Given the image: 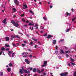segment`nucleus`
Segmentation results:
<instances>
[{
	"label": "nucleus",
	"mask_w": 76,
	"mask_h": 76,
	"mask_svg": "<svg viewBox=\"0 0 76 76\" xmlns=\"http://www.w3.org/2000/svg\"><path fill=\"white\" fill-rule=\"evenodd\" d=\"M11 23L16 27H18L19 26V24H18V21L15 22V21L12 20L11 21Z\"/></svg>",
	"instance_id": "obj_1"
},
{
	"label": "nucleus",
	"mask_w": 76,
	"mask_h": 76,
	"mask_svg": "<svg viewBox=\"0 0 76 76\" xmlns=\"http://www.w3.org/2000/svg\"><path fill=\"white\" fill-rule=\"evenodd\" d=\"M67 74H68V73L67 72H66L65 73H62L60 74L61 76H67Z\"/></svg>",
	"instance_id": "obj_2"
},
{
	"label": "nucleus",
	"mask_w": 76,
	"mask_h": 76,
	"mask_svg": "<svg viewBox=\"0 0 76 76\" xmlns=\"http://www.w3.org/2000/svg\"><path fill=\"white\" fill-rule=\"evenodd\" d=\"M28 53H23V57H26V56H27V54H28Z\"/></svg>",
	"instance_id": "obj_3"
},
{
	"label": "nucleus",
	"mask_w": 76,
	"mask_h": 76,
	"mask_svg": "<svg viewBox=\"0 0 76 76\" xmlns=\"http://www.w3.org/2000/svg\"><path fill=\"white\" fill-rule=\"evenodd\" d=\"M24 69H23V68L22 69H21L19 71V73H20L21 74H22L23 73V71H24Z\"/></svg>",
	"instance_id": "obj_4"
},
{
	"label": "nucleus",
	"mask_w": 76,
	"mask_h": 76,
	"mask_svg": "<svg viewBox=\"0 0 76 76\" xmlns=\"http://www.w3.org/2000/svg\"><path fill=\"white\" fill-rule=\"evenodd\" d=\"M14 2L15 3V4H16L17 5H18V4H19V1H18L17 0H14Z\"/></svg>",
	"instance_id": "obj_5"
},
{
	"label": "nucleus",
	"mask_w": 76,
	"mask_h": 76,
	"mask_svg": "<svg viewBox=\"0 0 76 76\" xmlns=\"http://www.w3.org/2000/svg\"><path fill=\"white\" fill-rule=\"evenodd\" d=\"M25 62H26L27 63V64H29V63H30V62H29V61H28V59H26L25 60Z\"/></svg>",
	"instance_id": "obj_6"
},
{
	"label": "nucleus",
	"mask_w": 76,
	"mask_h": 76,
	"mask_svg": "<svg viewBox=\"0 0 76 76\" xmlns=\"http://www.w3.org/2000/svg\"><path fill=\"white\" fill-rule=\"evenodd\" d=\"M60 53L61 54H64V51H63V50L62 49L60 50Z\"/></svg>",
	"instance_id": "obj_7"
},
{
	"label": "nucleus",
	"mask_w": 76,
	"mask_h": 76,
	"mask_svg": "<svg viewBox=\"0 0 76 76\" xmlns=\"http://www.w3.org/2000/svg\"><path fill=\"white\" fill-rule=\"evenodd\" d=\"M26 8H27V5L24 4L23 5V9H26Z\"/></svg>",
	"instance_id": "obj_8"
},
{
	"label": "nucleus",
	"mask_w": 76,
	"mask_h": 76,
	"mask_svg": "<svg viewBox=\"0 0 76 76\" xmlns=\"http://www.w3.org/2000/svg\"><path fill=\"white\" fill-rule=\"evenodd\" d=\"M6 20H7V19H5L2 21L3 23H4V25H6Z\"/></svg>",
	"instance_id": "obj_9"
},
{
	"label": "nucleus",
	"mask_w": 76,
	"mask_h": 76,
	"mask_svg": "<svg viewBox=\"0 0 76 76\" xmlns=\"http://www.w3.org/2000/svg\"><path fill=\"white\" fill-rule=\"evenodd\" d=\"M53 37V36L52 35H48L47 38H51V37Z\"/></svg>",
	"instance_id": "obj_10"
},
{
	"label": "nucleus",
	"mask_w": 76,
	"mask_h": 76,
	"mask_svg": "<svg viewBox=\"0 0 76 76\" xmlns=\"http://www.w3.org/2000/svg\"><path fill=\"white\" fill-rule=\"evenodd\" d=\"M24 73H30L29 71H28L25 69L24 70Z\"/></svg>",
	"instance_id": "obj_11"
},
{
	"label": "nucleus",
	"mask_w": 76,
	"mask_h": 76,
	"mask_svg": "<svg viewBox=\"0 0 76 76\" xmlns=\"http://www.w3.org/2000/svg\"><path fill=\"white\" fill-rule=\"evenodd\" d=\"M12 52H13V51H9V52L8 55H9V56H10V57H11V56H10V54H11L12 53Z\"/></svg>",
	"instance_id": "obj_12"
},
{
	"label": "nucleus",
	"mask_w": 76,
	"mask_h": 76,
	"mask_svg": "<svg viewBox=\"0 0 76 76\" xmlns=\"http://www.w3.org/2000/svg\"><path fill=\"white\" fill-rule=\"evenodd\" d=\"M53 44H54V45H55V44H56V40H53Z\"/></svg>",
	"instance_id": "obj_13"
},
{
	"label": "nucleus",
	"mask_w": 76,
	"mask_h": 76,
	"mask_svg": "<svg viewBox=\"0 0 76 76\" xmlns=\"http://www.w3.org/2000/svg\"><path fill=\"white\" fill-rule=\"evenodd\" d=\"M10 38L8 37H5V39L7 40V41H8L9 40Z\"/></svg>",
	"instance_id": "obj_14"
},
{
	"label": "nucleus",
	"mask_w": 76,
	"mask_h": 76,
	"mask_svg": "<svg viewBox=\"0 0 76 76\" xmlns=\"http://www.w3.org/2000/svg\"><path fill=\"white\" fill-rule=\"evenodd\" d=\"M7 70L8 72H10V71H11V68H7Z\"/></svg>",
	"instance_id": "obj_15"
},
{
	"label": "nucleus",
	"mask_w": 76,
	"mask_h": 76,
	"mask_svg": "<svg viewBox=\"0 0 76 76\" xmlns=\"http://www.w3.org/2000/svg\"><path fill=\"white\" fill-rule=\"evenodd\" d=\"M12 10L13 11H14V12H13V13H14V12H16L17 10L15 8H13L12 9Z\"/></svg>",
	"instance_id": "obj_16"
},
{
	"label": "nucleus",
	"mask_w": 76,
	"mask_h": 76,
	"mask_svg": "<svg viewBox=\"0 0 76 76\" xmlns=\"http://www.w3.org/2000/svg\"><path fill=\"white\" fill-rule=\"evenodd\" d=\"M6 50V48H1V51H4Z\"/></svg>",
	"instance_id": "obj_17"
},
{
	"label": "nucleus",
	"mask_w": 76,
	"mask_h": 76,
	"mask_svg": "<svg viewBox=\"0 0 76 76\" xmlns=\"http://www.w3.org/2000/svg\"><path fill=\"white\" fill-rule=\"evenodd\" d=\"M71 28H70L69 29H66V32H67L69 31V30H70Z\"/></svg>",
	"instance_id": "obj_18"
},
{
	"label": "nucleus",
	"mask_w": 76,
	"mask_h": 76,
	"mask_svg": "<svg viewBox=\"0 0 76 76\" xmlns=\"http://www.w3.org/2000/svg\"><path fill=\"white\" fill-rule=\"evenodd\" d=\"M5 48H6V47H10V46L9 45H7V44H6L5 45Z\"/></svg>",
	"instance_id": "obj_19"
},
{
	"label": "nucleus",
	"mask_w": 76,
	"mask_h": 76,
	"mask_svg": "<svg viewBox=\"0 0 76 76\" xmlns=\"http://www.w3.org/2000/svg\"><path fill=\"white\" fill-rule=\"evenodd\" d=\"M0 75L1 76H3V73L2 72H0Z\"/></svg>",
	"instance_id": "obj_20"
},
{
	"label": "nucleus",
	"mask_w": 76,
	"mask_h": 76,
	"mask_svg": "<svg viewBox=\"0 0 76 76\" xmlns=\"http://www.w3.org/2000/svg\"><path fill=\"white\" fill-rule=\"evenodd\" d=\"M30 13H31L32 15H34V12H33L32 11H31V10H30Z\"/></svg>",
	"instance_id": "obj_21"
},
{
	"label": "nucleus",
	"mask_w": 76,
	"mask_h": 76,
	"mask_svg": "<svg viewBox=\"0 0 76 76\" xmlns=\"http://www.w3.org/2000/svg\"><path fill=\"white\" fill-rule=\"evenodd\" d=\"M22 20L23 22H26V21H25V19L24 18H22Z\"/></svg>",
	"instance_id": "obj_22"
},
{
	"label": "nucleus",
	"mask_w": 76,
	"mask_h": 76,
	"mask_svg": "<svg viewBox=\"0 0 76 76\" xmlns=\"http://www.w3.org/2000/svg\"><path fill=\"white\" fill-rule=\"evenodd\" d=\"M33 71L34 73H36V69L34 68L33 69Z\"/></svg>",
	"instance_id": "obj_23"
},
{
	"label": "nucleus",
	"mask_w": 76,
	"mask_h": 76,
	"mask_svg": "<svg viewBox=\"0 0 76 76\" xmlns=\"http://www.w3.org/2000/svg\"><path fill=\"white\" fill-rule=\"evenodd\" d=\"M43 19H44V20H47V18H45V17H43Z\"/></svg>",
	"instance_id": "obj_24"
},
{
	"label": "nucleus",
	"mask_w": 76,
	"mask_h": 76,
	"mask_svg": "<svg viewBox=\"0 0 76 76\" xmlns=\"http://www.w3.org/2000/svg\"><path fill=\"white\" fill-rule=\"evenodd\" d=\"M25 45H26V44H23L21 45V47H24Z\"/></svg>",
	"instance_id": "obj_25"
},
{
	"label": "nucleus",
	"mask_w": 76,
	"mask_h": 76,
	"mask_svg": "<svg viewBox=\"0 0 76 76\" xmlns=\"http://www.w3.org/2000/svg\"><path fill=\"white\" fill-rule=\"evenodd\" d=\"M47 63V61H44V64H45V65H46Z\"/></svg>",
	"instance_id": "obj_26"
},
{
	"label": "nucleus",
	"mask_w": 76,
	"mask_h": 76,
	"mask_svg": "<svg viewBox=\"0 0 76 76\" xmlns=\"http://www.w3.org/2000/svg\"><path fill=\"white\" fill-rule=\"evenodd\" d=\"M9 65L10 67H12L13 66V65H12V64L11 63H10Z\"/></svg>",
	"instance_id": "obj_27"
},
{
	"label": "nucleus",
	"mask_w": 76,
	"mask_h": 76,
	"mask_svg": "<svg viewBox=\"0 0 76 76\" xmlns=\"http://www.w3.org/2000/svg\"><path fill=\"white\" fill-rule=\"evenodd\" d=\"M28 25H29V26H31V25L34 26V24H32V23H30L28 24Z\"/></svg>",
	"instance_id": "obj_28"
},
{
	"label": "nucleus",
	"mask_w": 76,
	"mask_h": 76,
	"mask_svg": "<svg viewBox=\"0 0 76 76\" xmlns=\"http://www.w3.org/2000/svg\"><path fill=\"white\" fill-rule=\"evenodd\" d=\"M55 53H56V54H58V50H56L55 51Z\"/></svg>",
	"instance_id": "obj_29"
},
{
	"label": "nucleus",
	"mask_w": 76,
	"mask_h": 76,
	"mask_svg": "<svg viewBox=\"0 0 76 76\" xmlns=\"http://www.w3.org/2000/svg\"><path fill=\"white\" fill-rule=\"evenodd\" d=\"M70 53V51H69V52H68V51H65L66 54H67V53Z\"/></svg>",
	"instance_id": "obj_30"
},
{
	"label": "nucleus",
	"mask_w": 76,
	"mask_h": 76,
	"mask_svg": "<svg viewBox=\"0 0 76 76\" xmlns=\"http://www.w3.org/2000/svg\"><path fill=\"white\" fill-rule=\"evenodd\" d=\"M74 76H76V71L74 73Z\"/></svg>",
	"instance_id": "obj_31"
},
{
	"label": "nucleus",
	"mask_w": 76,
	"mask_h": 76,
	"mask_svg": "<svg viewBox=\"0 0 76 76\" xmlns=\"http://www.w3.org/2000/svg\"><path fill=\"white\" fill-rule=\"evenodd\" d=\"M28 69H30L31 71H32V67H29L28 68Z\"/></svg>",
	"instance_id": "obj_32"
},
{
	"label": "nucleus",
	"mask_w": 76,
	"mask_h": 76,
	"mask_svg": "<svg viewBox=\"0 0 76 76\" xmlns=\"http://www.w3.org/2000/svg\"><path fill=\"white\" fill-rule=\"evenodd\" d=\"M15 37H17V38H19L20 39V37H19V36H18V35H16L15 36Z\"/></svg>",
	"instance_id": "obj_33"
},
{
	"label": "nucleus",
	"mask_w": 76,
	"mask_h": 76,
	"mask_svg": "<svg viewBox=\"0 0 76 76\" xmlns=\"http://www.w3.org/2000/svg\"><path fill=\"white\" fill-rule=\"evenodd\" d=\"M70 63L71 64H72L73 66H75V64L73 62H70Z\"/></svg>",
	"instance_id": "obj_34"
},
{
	"label": "nucleus",
	"mask_w": 76,
	"mask_h": 76,
	"mask_svg": "<svg viewBox=\"0 0 76 76\" xmlns=\"http://www.w3.org/2000/svg\"><path fill=\"white\" fill-rule=\"evenodd\" d=\"M66 57H67V58H68V57H69V56L67 54H66Z\"/></svg>",
	"instance_id": "obj_35"
},
{
	"label": "nucleus",
	"mask_w": 76,
	"mask_h": 76,
	"mask_svg": "<svg viewBox=\"0 0 76 76\" xmlns=\"http://www.w3.org/2000/svg\"><path fill=\"white\" fill-rule=\"evenodd\" d=\"M70 59H71V61H72V62L75 61V60H74L73 59H72V58H70Z\"/></svg>",
	"instance_id": "obj_36"
},
{
	"label": "nucleus",
	"mask_w": 76,
	"mask_h": 76,
	"mask_svg": "<svg viewBox=\"0 0 76 76\" xmlns=\"http://www.w3.org/2000/svg\"><path fill=\"white\" fill-rule=\"evenodd\" d=\"M14 55H15V53H13L12 54V56H11L12 57H14Z\"/></svg>",
	"instance_id": "obj_37"
},
{
	"label": "nucleus",
	"mask_w": 76,
	"mask_h": 76,
	"mask_svg": "<svg viewBox=\"0 0 76 76\" xmlns=\"http://www.w3.org/2000/svg\"><path fill=\"white\" fill-rule=\"evenodd\" d=\"M30 29H31V30H33V29H34V27H32L31 28V27H30Z\"/></svg>",
	"instance_id": "obj_38"
},
{
	"label": "nucleus",
	"mask_w": 76,
	"mask_h": 76,
	"mask_svg": "<svg viewBox=\"0 0 76 76\" xmlns=\"http://www.w3.org/2000/svg\"><path fill=\"white\" fill-rule=\"evenodd\" d=\"M33 39L34 40V41H37V39H35L34 38H33Z\"/></svg>",
	"instance_id": "obj_39"
},
{
	"label": "nucleus",
	"mask_w": 76,
	"mask_h": 76,
	"mask_svg": "<svg viewBox=\"0 0 76 76\" xmlns=\"http://www.w3.org/2000/svg\"><path fill=\"white\" fill-rule=\"evenodd\" d=\"M36 26L38 27V25L37 24H36L35 26H34V27H36Z\"/></svg>",
	"instance_id": "obj_40"
},
{
	"label": "nucleus",
	"mask_w": 76,
	"mask_h": 76,
	"mask_svg": "<svg viewBox=\"0 0 76 76\" xmlns=\"http://www.w3.org/2000/svg\"><path fill=\"white\" fill-rule=\"evenodd\" d=\"M45 75H46V73H43V75H41V76H45Z\"/></svg>",
	"instance_id": "obj_41"
},
{
	"label": "nucleus",
	"mask_w": 76,
	"mask_h": 76,
	"mask_svg": "<svg viewBox=\"0 0 76 76\" xmlns=\"http://www.w3.org/2000/svg\"><path fill=\"white\" fill-rule=\"evenodd\" d=\"M11 37H12V38H15V36H13V35H12V36H11Z\"/></svg>",
	"instance_id": "obj_42"
},
{
	"label": "nucleus",
	"mask_w": 76,
	"mask_h": 76,
	"mask_svg": "<svg viewBox=\"0 0 76 76\" xmlns=\"http://www.w3.org/2000/svg\"><path fill=\"white\" fill-rule=\"evenodd\" d=\"M28 51H30V52H32V50H31V49H28Z\"/></svg>",
	"instance_id": "obj_43"
},
{
	"label": "nucleus",
	"mask_w": 76,
	"mask_h": 76,
	"mask_svg": "<svg viewBox=\"0 0 76 76\" xmlns=\"http://www.w3.org/2000/svg\"><path fill=\"white\" fill-rule=\"evenodd\" d=\"M29 57L30 58H32V55L31 54L29 56Z\"/></svg>",
	"instance_id": "obj_44"
},
{
	"label": "nucleus",
	"mask_w": 76,
	"mask_h": 76,
	"mask_svg": "<svg viewBox=\"0 0 76 76\" xmlns=\"http://www.w3.org/2000/svg\"><path fill=\"white\" fill-rule=\"evenodd\" d=\"M23 15H24V14H23L20 15V16H21V17H23Z\"/></svg>",
	"instance_id": "obj_45"
},
{
	"label": "nucleus",
	"mask_w": 76,
	"mask_h": 76,
	"mask_svg": "<svg viewBox=\"0 0 76 76\" xmlns=\"http://www.w3.org/2000/svg\"><path fill=\"white\" fill-rule=\"evenodd\" d=\"M42 67H45V66H46V65L44 64V65H42Z\"/></svg>",
	"instance_id": "obj_46"
},
{
	"label": "nucleus",
	"mask_w": 76,
	"mask_h": 76,
	"mask_svg": "<svg viewBox=\"0 0 76 76\" xmlns=\"http://www.w3.org/2000/svg\"><path fill=\"white\" fill-rule=\"evenodd\" d=\"M44 69H43L42 70L41 72L42 73H43V72H44Z\"/></svg>",
	"instance_id": "obj_47"
},
{
	"label": "nucleus",
	"mask_w": 76,
	"mask_h": 76,
	"mask_svg": "<svg viewBox=\"0 0 76 76\" xmlns=\"http://www.w3.org/2000/svg\"><path fill=\"white\" fill-rule=\"evenodd\" d=\"M2 53H3V51L0 52V55H1Z\"/></svg>",
	"instance_id": "obj_48"
},
{
	"label": "nucleus",
	"mask_w": 76,
	"mask_h": 76,
	"mask_svg": "<svg viewBox=\"0 0 76 76\" xmlns=\"http://www.w3.org/2000/svg\"><path fill=\"white\" fill-rule=\"evenodd\" d=\"M32 44H33V42H30V45H32Z\"/></svg>",
	"instance_id": "obj_49"
},
{
	"label": "nucleus",
	"mask_w": 76,
	"mask_h": 76,
	"mask_svg": "<svg viewBox=\"0 0 76 76\" xmlns=\"http://www.w3.org/2000/svg\"><path fill=\"white\" fill-rule=\"evenodd\" d=\"M29 22V21H28V20H27L26 21V23H28Z\"/></svg>",
	"instance_id": "obj_50"
},
{
	"label": "nucleus",
	"mask_w": 76,
	"mask_h": 76,
	"mask_svg": "<svg viewBox=\"0 0 76 76\" xmlns=\"http://www.w3.org/2000/svg\"><path fill=\"white\" fill-rule=\"evenodd\" d=\"M37 72L39 73H41V71L39 70Z\"/></svg>",
	"instance_id": "obj_51"
},
{
	"label": "nucleus",
	"mask_w": 76,
	"mask_h": 76,
	"mask_svg": "<svg viewBox=\"0 0 76 76\" xmlns=\"http://www.w3.org/2000/svg\"><path fill=\"white\" fill-rule=\"evenodd\" d=\"M37 72L39 73H41V71L39 70Z\"/></svg>",
	"instance_id": "obj_52"
},
{
	"label": "nucleus",
	"mask_w": 76,
	"mask_h": 76,
	"mask_svg": "<svg viewBox=\"0 0 76 76\" xmlns=\"http://www.w3.org/2000/svg\"><path fill=\"white\" fill-rule=\"evenodd\" d=\"M12 45L14 46V47H15V44H12Z\"/></svg>",
	"instance_id": "obj_53"
},
{
	"label": "nucleus",
	"mask_w": 76,
	"mask_h": 76,
	"mask_svg": "<svg viewBox=\"0 0 76 76\" xmlns=\"http://www.w3.org/2000/svg\"><path fill=\"white\" fill-rule=\"evenodd\" d=\"M39 69H38V68H37V72H38L39 71Z\"/></svg>",
	"instance_id": "obj_54"
},
{
	"label": "nucleus",
	"mask_w": 76,
	"mask_h": 76,
	"mask_svg": "<svg viewBox=\"0 0 76 76\" xmlns=\"http://www.w3.org/2000/svg\"><path fill=\"white\" fill-rule=\"evenodd\" d=\"M57 48H58V47L57 46H56V50H57Z\"/></svg>",
	"instance_id": "obj_55"
},
{
	"label": "nucleus",
	"mask_w": 76,
	"mask_h": 76,
	"mask_svg": "<svg viewBox=\"0 0 76 76\" xmlns=\"http://www.w3.org/2000/svg\"><path fill=\"white\" fill-rule=\"evenodd\" d=\"M23 42L25 44H26V41H23Z\"/></svg>",
	"instance_id": "obj_56"
},
{
	"label": "nucleus",
	"mask_w": 76,
	"mask_h": 76,
	"mask_svg": "<svg viewBox=\"0 0 76 76\" xmlns=\"http://www.w3.org/2000/svg\"><path fill=\"white\" fill-rule=\"evenodd\" d=\"M73 10V9L72 8L71 10L72 12H73V10Z\"/></svg>",
	"instance_id": "obj_57"
},
{
	"label": "nucleus",
	"mask_w": 76,
	"mask_h": 76,
	"mask_svg": "<svg viewBox=\"0 0 76 76\" xmlns=\"http://www.w3.org/2000/svg\"><path fill=\"white\" fill-rule=\"evenodd\" d=\"M13 38L11 37V40H13Z\"/></svg>",
	"instance_id": "obj_58"
},
{
	"label": "nucleus",
	"mask_w": 76,
	"mask_h": 76,
	"mask_svg": "<svg viewBox=\"0 0 76 76\" xmlns=\"http://www.w3.org/2000/svg\"><path fill=\"white\" fill-rule=\"evenodd\" d=\"M53 73H50V75H51V76H54L53 75V74H52Z\"/></svg>",
	"instance_id": "obj_59"
},
{
	"label": "nucleus",
	"mask_w": 76,
	"mask_h": 76,
	"mask_svg": "<svg viewBox=\"0 0 76 76\" xmlns=\"http://www.w3.org/2000/svg\"><path fill=\"white\" fill-rule=\"evenodd\" d=\"M36 33L37 34H38V35H39V34L38 33V31H36Z\"/></svg>",
	"instance_id": "obj_60"
},
{
	"label": "nucleus",
	"mask_w": 76,
	"mask_h": 76,
	"mask_svg": "<svg viewBox=\"0 0 76 76\" xmlns=\"http://www.w3.org/2000/svg\"><path fill=\"white\" fill-rule=\"evenodd\" d=\"M44 36V37H46V36H47V34H45Z\"/></svg>",
	"instance_id": "obj_61"
},
{
	"label": "nucleus",
	"mask_w": 76,
	"mask_h": 76,
	"mask_svg": "<svg viewBox=\"0 0 76 76\" xmlns=\"http://www.w3.org/2000/svg\"><path fill=\"white\" fill-rule=\"evenodd\" d=\"M52 7H53V6H51V5H50V8L51 9V8H52Z\"/></svg>",
	"instance_id": "obj_62"
},
{
	"label": "nucleus",
	"mask_w": 76,
	"mask_h": 76,
	"mask_svg": "<svg viewBox=\"0 0 76 76\" xmlns=\"http://www.w3.org/2000/svg\"><path fill=\"white\" fill-rule=\"evenodd\" d=\"M24 26L25 27H26V26H27V25L26 24L24 25Z\"/></svg>",
	"instance_id": "obj_63"
},
{
	"label": "nucleus",
	"mask_w": 76,
	"mask_h": 76,
	"mask_svg": "<svg viewBox=\"0 0 76 76\" xmlns=\"http://www.w3.org/2000/svg\"><path fill=\"white\" fill-rule=\"evenodd\" d=\"M66 15H67V16H68V15H69V13L68 12L66 13Z\"/></svg>",
	"instance_id": "obj_64"
}]
</instances>
